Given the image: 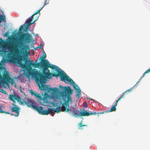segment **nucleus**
Instances as JSON below:
<instances>
[{
  "mask_svg": "<svg viewBox=\"0 0 150 150\" xmlns=\"http://www.w3.org/2000/svg\"><path fill=\"white\" fill-rule=\"evenodd\" d=\"M43 74H42L41 72L38 71H32L30 72H26L25 75L28 77H29L30 76L35 79L36 82L38 83L39 88L41 90L47 91L48 93H50V96L53 98H56L57 96V94L59 91L58 88H49L46 85H44L46 82L47 79H50L52 76H55L57 78L59 76L61 80L64 82L66 83L72 84L74 88L76 90L77 94L76 96L79 98L81 95V90L73 80L67 75L64 72V73L60 76L58 73L50 72V71L48 70V71L43 72Z\"/></svg>",
  "mask_w": 150,
  "mask_h": 150,
  "instance_id": "1",
  "label": "nucleus"
},
{
  "mask_svg": "<svg viewBox=\"0 0 150 150\" xmlns=\"http://www.w3.org/2000/svg\"><path fill=\"white\" fill-rule=\"evenodd\" d=\"M42 55H41L39 58V60H41L40 62H37L38 59L35 61V63H34L33 61H31L30 59L28 60L27 59L25 58L24 59V64L22 62V59H20L17 61V64L19 66L21 67L22 69L25 70H27L26 72L37 71L35 69H33L31 67L32 66L35 68L40 67L42 68L43 72L48 71V70H50L48 68H50L53 70L52 72L55 71L58 73L60 76L62 75V73L63 74L64 73V71H62L57 66L51 64L47 59H44L46 57V55L44 51L42 52Z\"/></svg>",
  "mask_w": 150,
  "mask_h": 150,
  "instance_id": "2",
  "label": "nucleus"
},
{
  "mask_svg": "<svg viewBox=\"0 0 150 150\" xmlns=\"http://www.w3.org/2000/svg\"><path fill=\"white\" fill-rule=\"evenodd\" d=\"M32 38L31 34L23 33L20 35L18 41L16 43L13 42L7 43L6 47L10 51L9 53L7 54V52L5 50H0V55L4 54V57L5 58L7 57L9 62L15 63L19 59H17L14 55V53L19 52V48L23 50V48L22 47H24V44L30 42Z\"/></svg>",
  "mask_w": 150,
  "mask_h": 150,
  "instance_id": "3",
  "label": "nucleus"
},
{
  "mask_svg": "<svg viewBox=\"0 0 150 150\" xmlns=\"http://www.w3.org/2000/svg\"><path fill=\"white\" fill-rule=\"evenodd\" d=\"M59 88L62 91L60 93V96L62 97V98L64 103L62 104V108L63 111L68 112L69 113L70 112H72V115L75 117H79V113L78 114L76 109L74 108L72 109H69V103L71 100V98L70 96L72 94L73 91L71 88L69 86L68 88L67 87H64L62 85L59 86Z\"/></svg>",
  "mask_w": 150,
  "mask_h": 150,
  "instance_id": "4",
  "label": "nucleus"
},
{
  "mask_svg": "<svg viewBox=\"0 0 150 150\" xmlns=\"http://www.w3.org/2000/svg\"><path fill=\"white\" fill-rule=\"evenodd\" d=\"M28 105H29V106H31V108H32L36 110L41 115H47L55 112V109L53 108H48L47 110H44L42 106L39 107L38 106L34 105V101L33 103L31 105L28 104Z\"/></svg>",
  "mask_w": 150,
  "mask_h": 150,
  "instance_id": "5",
  "label": "nucleus"
},
{
  "mask_svg": "<svg viewBox=\"0 0 150 150\" xmlns=\"http://www.w3.org/2000/svg\"><path fill=\"white\" fill-rule=\"evenodd\" d=\"M40 13H39L34 15L33 17V18L31 20H30V19L32 18L33 15L26 22L27 25L25 26V23L22 25L21 26L19 29V31H21L23 30V31L26 32L28 29L29 27L31 24H33L35 22L37 21L38 18L39 16H40Z\"/></svg>",
  "mask_w": 150,
  "mask_h": 150,
  "instance_id": "6",
  "label": "nucleus"
},
{
  "mask_svg": "<svg viewBox=\"0 0 150 150\" xmlns=\"http://www.w3.org/2000/svg\"><path fill=\"white\" fill-rule=\"evenodd\" d=\"M9 99L12 101H14V100H16L18 102H20L21 104H25L28 107H31V106H29L28 104L31 105L33 103V99H29L28 100V101H24L23 100L20 98V97L18 96H16L13 94L9 95Z\"/></svg>",
  "mask_w": 150,
  "mask_h": 150,
  "instance_id": "7",
  "label": "nucleus"
},
{
  "mask_svg": "<svg viewBox=\"0 0 150 150\" xmlns=\"http://www.w3.org/2000/svg\"><path fill=\"white\" fill-rule=\"evenodd\" d=\"M14 81L9 76L8 73L6 72V73H4L2 77L1 73L0 72V84H6L7 86H9V83L13 84Z\"/></svg>",
  "mask_w": 150,
  "mask_h": 150,
  "instance_id": "8",
  "label": "nucleus"
},
{
  "mask_svg": "<svg viewBox=\"0 0 150 150\" xmlns=\"http://www.w3.org/2000/svg\"><path fill=\"white\" fill-rule=\"evenodd\" d=\"M77 112L79 114V117L80 116H88L93 115H96L97 113L95 112H87L83 109L82 110V112H79V110H78Z\"/></svg>",
  "mask_w": 150,
  "mask_h": 150,
  "instance_id": "9",
  "label": "nucleus"
},
{
  "mask_svg": "<svg viewBox=\"0 0 150 150\" xmlns=\"http://www.w3.org/2000/svg\"><path fill=\"white\" fill-rule=\"evenodd\" d=\"M10 108L11 109L12 112H14L16 114L15 115L16 117H18L19 114V108L16 107H10Z\"/></svg>",
  "mask_w": 150,
  "mask_h": 150,
  "instance_id": "10",
  "label": "nucleus"
},
{
  "mask_svg": "<svg viewBox=\"0 0 150 150\" xmlns=\"http://www.w3.org/2000/svg\"><path fill=\"white\" fill-rule=\"evenodd\" d=\"M30 93L32 95L34 96L36 98H38L40 100H41L42 97L38 93L35 92H34L32 90H30L29 91Z\"/></svg>",
  "mask_w": 150,
  "mask_h": 150,
  "instance_id": "11",
  "label": "nucleus"
},
{
  "mask_svg": "<svg viewBox=\"0 0 150 150\" xmlns=\"http://www.w3.org/2000/svg\"><path fill=\"white\" fill-rule=\"evenodd\" d=\"M49 4V1H47V0H45V2L44 3V4L43 7H42L40 10L37 11L35 13L33 14V16L32 17V18L30 19V20H31L33 18L32 17L34 15H35L38 13L40 12V11L42 9V8H43V7L46 5L48 4Z\"/></svg>",
  "mask_w": 150,
  "mask_h": 150,
  "instance_id": "12",
  "label": "nucleus"
},
{
  "mask_svg": "<svg viewBox=\"0 0 150 150\" xmlns=\"http://www.w3.org/2000/svg\"><path fill=\"white\" fill-rule=\"evenodd\" d=\"M137 85H135L134 86H133L131 88H130L128 90H127L125 92H124L123 93V94L122 95V96H123L124 97V96L125 95V94L128 92H129L133 91L135 87H136L137 86Z\"/></svg>",
  "mask_w": 150,
  "mask_h": 150,
  "instance_id": "13",
  "label": "nucleus"
},
{
  "mask_svg": "<svg viewBox=\"0 0 150 150\" xmlns=\"http://www.w3.org/2000/svg\"><path fill=\"white\" fill-rule=\"evenodd\" d=\"M116 106H115V105H113V106L111 108H110V110H109L108 111H105V112H112V111H115L116 110Z\"/></svg>",
  "mask_w": 150,
  "mask_h": 150,
  "instance_id": "14",
  "label": "nucleus"
},
{
  "mask_svg": "<svg viewBox=\"0 0 150 150\" xmlns=\"http://www.w3.org/2000/svg\"><path fill=\"white\" fill-rule=\"evenodd\" d=\"M55 112H57V113L60 112L61 111H64L63 109L62 108V107H60V106L58 108H57L55 109Z\"/></svg>",
  "mask_w": 150,
  "mask_h": 150,
  "instance_id": "15",
  "label": "nucleus"
},
{
  "mask_svg": "<svg viewBox=\"0 0 150 150\" xmlns=\"http://www.w3.org/2000/svg\"><path fill=\"white\" fill-rule=\"evenodd\" d=\"M82 121H81V122L79 123L78 125L79 126L78 128L80 129H83V128L82 127L87 126L86 125H82Z\"/></svg>",
  "mask_w": 150,
  "mask_h": 150,
  "instance_id": "16",
  "label": "nucleus"
},
{
  "mask_svg": "<svg viewBox=\"0 0 150 150\" xmlns=\"http://www.w3.org/2000/svg\"><path fill=\"white\" fill-rule=\"evenodd\" d=\"M42 99L43 101V103L44 104L48 103V100L46 97H43L42 99Z\"/></svg>",
  "mask_w": 150,
  "mask_h": 150,
  "instance_id": "17",
  "label": "nucleus"
},
{
  "mask_svg": "<svg viewBox=\"0 0 150 150\" xmlns=\"http://www.w3.org/2000/svg\"><path fill=\"white\" fill-rule=\"evenodd\" d=\"M149 72H150V68L147 70L143 74V76L139 79V80H140L142 79V78L144 77L145 76V74L148 73H149Z\"/></svg>",
  "mask_w": 150,
  "mask_h": 150,
  "instance_id": "18",
  "label": "nucleus"
},
{
  "mask_svg": "<svg viewBox=\"0 0 150 150\" xmlns=\"http://www.w3.org/2000/svg\"><path fill=\"white\" fill-rule=\"evenodd\" d=\"M123 97H124L122 95L117 100L115 104H114L115 105L117 106V103L118 101L120 100Z\"/></svg>",
  "mask_w": 150,
  "mask_h": 150,
  "instance_id": "19",
  "label": "nucleus"
},
{
  "mask_svg": "<svg viewBox=\"0 0 150 150\" xmlns=\"http://www.w3.org/2000/svg\"><path fill=\"white\" fill-rule=\"evenodd\" d=\"M0 112L1 113H5L6 114H10V113L8 112H5L4 111H3L2 109L1 108V106H0Z\"/></svg>",
  "mask_w": 150,
  "mask_h": 150,
  "instance_id": "20",
  "label": "nucleus"
},
{
  "mask_svg": "<svg viewBox=\"0 0 150 150\" xmlns=\"http://www.w3.org/2000/svg\"><path fill=\"white\" fill-rule=\"evenodd\" d=\"M0 92L5 94H7V92L4 89H0Z\"/></svg>",
  "mask_w": 150,
  "mask_h": 150,
  "instance_id": "21",
  "label": "nucleus"
},
{
  "mask_svg": "<svg viewBox=\"0 0 150 150\" xmlns=\"http://www.w3.org/2000/svg\"><path fill=\"white\" fill-rule=\"evenodd\" d=\"M3 40L1 38H0V47L2 45Z\"/></svg>",
  "mask_w": 150,
  "mask_h": 150,
  "instance_id": "22",
  "label": "nucleus"
},
{
  "mask_svg": "<svg viewBox=\"0 0 150 150\" xmlns=\"http://www.w3.org/2000/svg\"><path fill=\"white\" fill-rule=\"evenodd\" d=\"M83 106L84 108L87 107V103L86 102L84 103Z\"/></svg>",
  "mask_w": 150,
  "mask_h": 150,
  "instance_id": "23",
  "label": "nucleus"
},
{
  "mask_svg": "<svg viewBox=\"0 0 150 150\" xmlns=\"http://www.w3.org/2000/svg\"><path fill=\"white\" fill-rule=\"evenodd\" d=\"M13 103L12 104V105L14 106H16L17 105H16V102L15 101V100H14V101H13Z\"/></svg>",
  "mask_w": 150,
  "mask_h": 150,
  "instance_id": "24",
  "label": "nucleus"
},
{
  "mask_svg": "<svg viewBox=\"0 0 150 150\" xmlns=\"http://www.w3.org/2000/svg\"><path fill=\"white\" fill-rule=\"evenodd\" d=\"M4 69V67L2 66H0V70H3Z\"/></svg>",
  "mask_w": 150,
  "mask_h": 150,
  "instance_id": "25",
  "label": "nucleus"
},
{
  "mask_svg": "<svg viewBox=\"0 0 150 150\" xmlns=\"http://www.w3.org/2000/svg\"><path fill=\"white\" fill-rule=\"evenodd\" d=\"M104 113V112H100V113H98V115H99V114H103Z\"/></svg>",
  "mask_w": 150,
  "mask_h": 150,
  "instance_id": "26",
  "label": "nucleus"
},
{
  "mask_svg": "<svg viewBox=\"0 0 150 150\" xmlns=\"http://www.w3.org/2000/svg\"><path fill=\"white\" fill-rule=\"evenodd\" d=\"M21 91V92H22V93H24V95H25V93H23L22 91Z\"/></svg>",
  "mask_w": 150,
  "mask_h": 150,
  "instance_id": "27",
  "label": "nucleus"
},
{
  "mask_svg": "<svg viewBox=\"0 0 150 150\" xmlns=\"http://www.w3.org/2000/svg\"><path fill=\"white\" fill-rule=\"evenodd\" d=\"M6 60V59H5L4 60V61H3V62H4Z\"/></svg>",
  "mask_w": 150,
  "mask_h": 150,
  "instance_id": "28",
  "label": "nucleus"
},
{
  "mask_svg": "<svg viewBox=\"0 0 150 150\" xmlns=\"http://www.w3.org/2000/svg\"><path fill=\"white\" fill-rule=\"evenodd\" d=\"M11 115H14L13 114H12V113H11Z\"/></svg>",
  "mask_w": 150,
  "mask_h": 150,
  "instance_id": "29",
  "label": "nucleus"
},
{
  "mask_svg": "<svg viewBox=\"0 0 150 150\" xmlns=\"http://www.w3.org/2000/svg\"><path fill=\"white\" fill-rule=\"evenodd\" d=\"M138 82H138H138H137V84H138Z\"/></svg>",
  "mask_w": 150,
  "mask_h": 150,
  "instance_id": "30",
  "label": "nucleus"
}]
</instances>
